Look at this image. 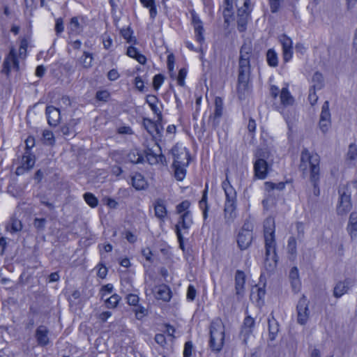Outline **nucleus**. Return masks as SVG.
<instances>
[{"instance_id":"nucleus-1","label":"nucleus","mask_w":357,"mask_h":357,"mask_svg":"<svg viewBox=\"0 0 357 357\" xmlns=\"http://www.w3.org/2000/svg\"><path fill=\"white\" fill-rule=\"evenodd\" d=\"M252 56V47L251 43H245L240 51L238 94L241 99L245 98L248 93V80L250 74V60Z\"/></svg>"},{"instance_id":"nucleus-2","label":"nucleus","mask_w":357,"mask_h":357,"mask_svg":"<svg viewBox=\"0 0 357 357\" xmlns=\"http://www.w3.org/2000/svg\"><path fill=\"white\" fill-rule=\"evenodd\" d=\"M264 237L266 247L265 266L269 271H273L277 264L275 250V220L269 217L264 221Z\"/></svg>"},{"instance_id":"nucleus-3","label":"nucleus","mask_w":357,"mask_h":357,"mask_svg":"<svg viewBox=\"0 0 357 357\" xmlns=\"http://www.w3.org/2000/svg\"><path fill=\"white\" fill-rule=\"evenodd\" d=\"M320 158L317 153L307 149L302 151L299 168L303 174H310V181L317 187L319 181Z\"/></svg>"},{"instance_id":"nucleus-4","label":"nucleus","mask_w":357,"mask_h":357,"mask_svg":"<svg viewBox=\"0 0 357 357\" xmlns=\"http://www.w3.org/2000/svg\"><path fill=\"white\" fill-rule=\"evenodd\" d=\"M225 326L220 319L213 320L210 326L209 345L212 351L219 352L225 344Z\"/></svg>"},{"instance_id":"nucleus-5","label":"nucleus","mask_w":357,"mask_h":357,"mask_svg":"<svg viewBox=\"0 0 357 357\" xmlns=\"http://www.w3.org/2000/svg\"><path fill=\"white\" fill-rule=\"evenodd\" d=\"M238 7L237 24L239 31L246 29V25L250 18L251 11L250 0H236Z\"/></svg>"},{"instance_id":"nucleus-6","label":"nucleus","mask_w":357,"mask_h":357,"mask_svg":"<svg viewBox=\"0 0 357 357\" xmlns=\"http://www.w3.org/2000/svg\"><path fill=\"white\" fill-rule=\"evenodd\" d=\"M193 223L191 213H185L180 215L177 224L176 225V233L180 244V247L183 249V238L185 235L189 234V229Z\"/></svg>"},{"instance_id":"nucleus-7","label":"nucleus","mask_w":357,"mask_h":357,"mask_svg":"<svg viewBox=\"0 0 357 357\" xmlns=\"http://www.w3.org/2000/svg\"><path fill=\"white\" fill-rule=\"evenodd\" d=\"M23 59L24 58L20 57L15 47H10L9 53L3 61L2 72L6 75H9L12 71L18 72L20 69V61Z\"/></svg>"},{"instance_id":"nucleus-8","label":"nucleus","mask_w":357,"mask_h":357,"mask_svg":"<svg viewBox=\"0 0 357 357\" xmlns=\"http://www.w3.org/2000/svg\"><path fill=\"white\" fill-rule=\"evenodd\" d=\"M255 158L256 160L254 162L255 176L259 179H264L268 174V165L266 160L268 158V153L257 151L255 153Z\"/></svg>"},{"instance_id":"nucleus-9","label":"nucleus","mask_w":357,"mask_h":357,"mask_svg":"<svg viewBox=\"0 0 357 357\" xmlns=\"http://www.w3.org/2000/svg\"><path fill=\"white\" fill-rule=\"evenodd\" d=\"M340 198L337 205V213L343 215L351 209V194L346 188H342L339 190Z\"/></svg>"},{"instance_id":"nucleus-10","label":"nucleus","mask_w":357,"mask_h":357,"mask_svg":"<svg viewBox=\"0 0 357 357\" xmlns=\"http://www.w3.org/2000/svg\"><path fill=\"white\" fill-rule=\"evenodd\" d=\"M331 126V115L328 101H325L321 107L319 128L323 133H326Z\"/></svg>"},{"instance_id":"nucleus-11","label":"nucleus","mask_w":357,"mask_h":357,"mask_svg":"<svg viewBox=\"0 0 357 357\" xmlns=\"http://www.w3.org/2000/svg\"><path fill=\"white\" fill-rule=\"evenodd\" d=\"M297 312L298 322L301 325L305 324L310 317V311L308 308V301L305 297L299 300L297 305Z\"/></svg>"},{"instance_id":"nucleus-12","label":"nucleus","mask_w":357,"mask_h":357,"mask_svg":"<svg viewBox=\"0 0 357 357\" xmlns=\"http://www.w3.org/2000/svg\"><path fill=\"white\" fill-rule=\"evenodd\" d=\"M279 41L282 47V58L284 62H289L293 56V43L286 35H282Z\"/></svg>"},{"instance_id":"nucleus-13","label":"nucleus","mask_w":357,"mask_h":357,"mask_svg":"<svg viewBox=\"0 0 357 357\" xmlns=\"http://www.w3.org/2000/svg\"><path fill=\"white\" fill-rule=\"evenodd\" d=\"M174 156L173 165H188L189 161V154L185 148L178 149L174 147L172 149Z\"/></svg>"},{"instance_id":"nucleus-14","label":"nucleus","mask_w":357,"mask_h":357,"mask_svg":"<svg viewBox=\"0 0 357 357\" xmlns=\"http://www.w3.org/2000/svg\"><path fill=\"white\" fill-rule=\"evenodd\" d=\"M252 241V232L248 228L243 227L238 234L237 243L241 250L247 249Z\"/></svg>"},{"instance_id":"nucleus-15","label":"nucleus","mask_w":357,"mask_h":357,"mask_svg":"<svg viewBox=\"0 0 357 357\" xmlns=\"http://www.w3.org/2000/svg\"><path fill=\"white\" fill-rule=\"evenodd\" d=\"M223 113V102L220 97L215 98V109L213 114L209 117V122L212 126L216 128L220 122V119Z\"/></svg>"},{"instance_id":"nucleus-16","label":"nucleus","mask_w":357,"mask_h":357,"mask_svg":"<svg viewBox=\"0 0 357 357\" xmlns=\"http://www.w3.org/2000/svg\"><path fill=\"white\" fill-rule=\"evenodd\" d=\"M191 14L192 23L194 26L196 40L197 42L202 44L204 41V37L203 35L204 29L202 22L195 12H192Z\"/></svg>"},{"instance_id":"nucleus-17","label":"nucleus","mask_w":357,"mask_h":357,"mask_svg":"<svg viewBox=\"0 0 357 357\" xmlns=\"http://www.w3.org/2000/svg\"><path fill=\"white\" fill-rule=\"evenodd\" d=\"M154 296L158 300L167 302L172 298V291L169 287L165 284H160L155 287L153 290Z\"/></svg>"},{"instance_id":"nucleus-18","label":"nucleus","mask_w":357,"mask_h":357,"mask_svg":"<svg viewBox=\"0 0 357 357\" xmlns=\"http://www.w3.org/2000/svg\"><path fill=\"white\" fill-rule=\"evenodd\" d=\"M255 326V320L251 317L248 316L245 318L243 326L241 332V336L243 338L244 344H247L248 339L250 334L252 333V329Z\"/></svg>"},{"instance_id":"nucleus-19","label":"nucleus","mask_w":357,"mask_h":357,"mask_svg":"<svg viewBox=\"0 0 357 357\" xmlns=\"http://www.w3.org/2000/svg\"><path fill=\"white\" fill-rule=\"evenodd\" d=\"M84 25L83 18H79L77 17H73L70 19V22L68 26L69 33L70 35H77L80 33Z\"/></svg>"},{"instance_id":"nucleus-20","label":"nucleus","mask_w":357,"mask_h":357,"mask_svg":"<svg viewBox=\"0 0 357 357\" xmlns=\"http://www.w3.org/2000/svg\"><path fill=\"white\" fill-rule=\"evenodd\" d=\"M351 282L349 279L338 282L334 287L333 296L339 298L347 294L349 289Z\"/></svg>"},{"instance_id":"nucleus-21","label":"nucleus","mask_w":357,"mask_h":357,"mask_svg":"<svg viewBox=\"0 0 357 357\" xmlns=\"http://www.w3.org/2000/svg\"><path fill=\"white\" fill-rule=\"evenodd\" d=\"M46 114L48 123L50 126H56L60 121V112L53 106H47L46 108Z\"/></svg>"},{"instance_id":"nucleus-22","label":"nucleus","mask_w":357,"mask_h":357,"mask_svg":"<svg viewBox=\"0 0 357 357\" xmlns=\"http://www.w3.org/2000/svg\"><path fill=\"white\" fill-rule=\"evenodd\" d=\"M225 219L227 222H232L236 217V201H226L225 205Z\"/></svg>"},{"instance_id":"nucleus-23","label":"nucleus","mask_w":357,"mask_h":357,"mask_svg":"<svg viewBox=\"0 0 357 357\" xmlns=\"http://www.w3.org/2000/svg\"><path fill=\"white\" fill-rule=\"evenodd\" d=\"M49 331L45 326H40L36 331V338L38 345L45 346L49 342Z\"/></svg>"},{"instance_id":"nucleus-24","label":"nucleus","mask_w":357,"mask_h":357,"mask_svg":"<svg viewBox=\"0 0 357 357\" xmlns=\"http://www.w3.org/2000/svg\"><path fill=\"white\" fill-rule=\"evenodd\" d=\"M245 276L243 271H238L235 276V288L237 295H243L245 290Z\"/></svg>"},{"instance_id":"nucleus-25","label":"nucleus","mask_w":357,"mask_h":357,"mask_svg":"<svg viewBox=\"0 0 357 357\" xmlns=\"http://www.w3.org/2000/svg\"><path fill=\"white\" fill-rule=\"evenodd\" d=\"M280 99L281 104L284 107L292 106L294 104V98L287 87L282 89L280 93Z\"/></svg>"},{"instance_id":"nucleus-26","label":"nucleus","mask_w":357,"mask_h":357,"mask_svg":"<svg viewBox=\"0 0 357 357\" xmlns=\"http://www.w3.org/2000/svg\"><path fill=\"white\" fill-rule=\"evenodd\" d=\"M222 188L226 196V201H236V192L235 189L231 186L227 178L222 182Z\"/></svg>"},{"instance_id":"nucleus-27","label":"nucleus","mask_w":357,"mask_h":357,"mask_svg":"<svg viewBox=\"0 0 357 357\" xmlns=\"http://www.w3.org/2000/svg\"><path fill=\"white\" fill-rule=\"evenodd\" d=\"M144 126L147 132L153 137L160 133V126L149 120H144Z\"/></svg>"},{"instance_id":"nucleus-28","label":"nucleus","mask_w":357,"mask_h":357,"mask_svg":"<svg viewBox=\"0 0 357 357\" xmlns=\"http://www.w3.org/2000/svg\"><path fill=\"white\" fill-rule=\"evenodd\" d=\"M289 279L291 287L294 291H298L301 287V281L299 278L298 270L296 267H293L289 273Z\"/></svg>"},{"instance_id":"nucleus-29","label":"nucleus","mask_w":357,"mask_h":357,"mask_svg":"<svg viewBox=\"0 0 357 357\" xmlns=\"http://www.w3.org/2000/svg\"><path fill=\"white\" fill-rule=\"evenodd\" d=\"M22 227V222L15 218H12L6 226V231L10 234L20 232Z\"/></svg>"},{"instance_id":"nucleus-30","label":"nucleus","mask_w":357,"mask_h":357,"mask_svg":"<svg viewBox=\"0 0 357 357\" xmlns=\"http://www.w3.org/2000/svg\"><path fill=\"white\" fill-rule=\"evenodd\" d=\"M132 185L137 190H144L148 185L146 181L140 174H136L132 177Z\"/></svg>"},{"instance_id":"nucleus-31","label":"nucleus","mask_w":357,"mask_h":357,"mask_svg":"<svg viewBox=\"0 0 357 357\" xmlns=\"http://www.w3.org/2000/svg\"><path fill=\"white\" fill-rule=\"evenodd\" d=\"M155 215L157 218L162 220L167 215V209L164 201L158 199L154 204Z\"/></svg>"},{"instance_id":"nucleus-32","label":"nucleus","mask_w":357,"mask_h":357,"mask_svg":"<svg viewBox=\"0 0 357 357\" xmlns=\"http://www.w3.org/2000/svg\"><path fill=\"white\" fill-rule=\"evenodd\" d=\"M126 54L128 56L136 59L141 64H144L146 61L145 56L140 54L137 48L134 47H129Z\"/></svg>"},{"instance_id":"nucleus-33","label":"nucleus","mask_w":357,"mask_h":357,"mask_svg":"<svg viewBox=\"0 0 357 357\" xmlns=\"http://www.w3.org/2000/svg\"><path fill=\"white\" fill-rule=\"evenodd\" d=\"M312 85L311 89L320 90L324 87V77L322 75L318 72L315 73L312 78Z\"/></svg>"},{"instance_id":"nucleus-34","label":"nucleus","mask_w":357,"mask_h":357,"mask_svg":"<svg viewBox=\"0 0 357 357\" xmlns=\"http://www.w3.org/2000/svg\"><path fill=\"white\" fill-rule=\"evenodd\" d=\"M268 331H269V339L273 341L274 340L279 331V326L275 320L268 321Z\"/></svg>"},{"instance_id":"nucleus-35","label":"nucleus","mask_w":357,"mask_h":357,"mask_svg":"<svg viewBox=\"0 0 357 357\" xmlns=\"http://www.w3.org/2000/svg\"><path fill=\"white\" fill-rule=\"evenodd\" d=\"M266 60L268 64L272 67H276L278 64V54L275 50L270 49L266 53Z\"/></svg>"},{"instance_id":"nucleus-36","label":"nucleus","mask_w":357,"mask_h":357,"mask_svg":"<svg viewBox=\"0 0 357 357\" xmlns=\"http://www.w3.org/2000/svg\"><path fill=\"white\" fill-rule=\"evenodd\" d=\"M285 187V184L283 182H280L278 183H273L271 181H266L264 183V189L266 192H270L272 190H282Z\"/></svg>"},{"instance_id":"nucleus-37","label":"nucleus","mask_w":357,"mask_h":357,"mask_svg":"<svg viewBox=\"0 0 357 357\" xmlns=\"http://www.w3.org/2000/svg\"><path fill=\"white\" fill-rule=\"evenodd\" d=\"M146 158H147L148 162L151 165H154V164H157L159 162H162L165 157H164V155H162L160 153L156 154V153H153L152 152V151H149L147 153Z\"/></svg>"},{"instance_id":"nucleus-38","label":"nucleus","mask_w":357,"mask_h":357,"mask_svg":"<svg viewBox=\"0 0 357 357\" xmlns=\"http://www.w3.org/2000/svg\"><path fill=\"white\" fill-rule=\"evenodd\" d=\"M93 59L91 54L84 52L83 56L79 59V62L84 68H89L92 66Z\"/></svg>"},{"instance_id":"nucleus-39","label":"nucleus","mask_w":357,"mask_h":357,"mask_svg":"<svg viewBox=\"0 0 357 357\" xmlns=\"http://www.w3.org/2000/svg\"><path fill=\"white\" fill-rule=\"evenodd\" d=\"M287 248L290 257L294 259L296 255V240L294 237H289Z\"/></svg>"},{"instance_id":"nucleus-40","label":"nucleus","mask_w":357,"mask_h":357,"mask_svg":"<svg viewBox=\"0 0 357 357\" xmlns=\"http://www.w3.org/2000/svg\"><path fill=\"white\" fill-rule=\"evenodd\" d=\"M187 165H173L174 176L178 181H183L185 177V169Z\"/></svg>"},{"instance_id":"nucleus-41","label":"nucleus","mask_w":357,"mask_h":357,"mask_svg":"<svg viewBox=\"0 0 357 357\" xmlns=\"http://www.w3.org/2000/svg\"><path fill=\"white\" fill-rule=\"evenodd\" d=\"M347 160L350 162L357 160V146L354 144H350L347 153Z\"/></svg>"},{"instance_id":"nucleus-42","label":"nucleus","mask_w":357,"mask_h":357,"mask_svg":"<svg viewBox=\"0 0 357 357\" xmlns=\"http://www.w3.org/2000/svg\"><path fill=\"white\" fill-rule=\"evenodd\" d=\"M120 300L121 297L118 294H113L110 297L106 298L105 302L107 307L114 308L117 306Z\"/></svg>"},{"instance_id":"nucleus-43","label":"nucleus","mask_w":357,"mask_h":357,"mask_svg":"<svg viewBox=\"0 0 357 357\" xmlns=\"http://www.w3.org/2000/svg\"><path fill=\"white\" fill-rule=\"evenodd\" d=\"M190 205V203L187 200L182 202L176 206V213L180 215L185 213H190V211L188 210Z\"/></svg>"},{"instance_id":"nucleus-44","label":"nucleus","mask_w":357,"mask_h":357,"mask_svg":"<svg viewBox=\"0 0 357 357\" xmlns=\"http://www.w3.org/2000/svg\"><path fill=\"white\" fill-rule=\"evenodd\" d=\"M85 202L92 208L96 207L98 201V199L91 192H86L84 195Z\"/></svg>"},{"instance_id":"nucleus-45","label":"nucleus","mask_w":357,"mask_h":357,"mask_svg":"<svg viewBox=\"0 0 357 357\" xmlns=\"http://www.w3.org/2000/svg\"><path fill=\"white\" fill-rule=\"evenodd\" d=\"M28 47V40L25 38H23L20 40V45L19 50H17V53L20 54V57H24V59L26 56V49Z\"/></svg>"},{"instance_id":"nucleus-46","label":"nucleus","mask_w":357,"mask_h":357,"mask_svg":"<svg viewBox=\"0 0 357 357\" xmlns=\"http://www.w3.org/2000/svg\"><path fill=\"white\" fill-rule=\"evenodd\" d=\"M141 3L146 8H149L150 15L152 18L156 15V9L154 6L153 0H140Z\"/></svg>"},{"instance_id":"nucleus-47","label":"nucleus","mask_w":357,"mask_h":357,"mask_svg":"<svg viewBox=\"0 0 357 357\" xmlns=\"http://www.w3.org/2000/svg\"><path fill=\"white\" fill-rule=\"evenodd\" d=\"M266 294V291L261 287H255L252 289L251 296L255 298L257 301L262 300Z\"/></svg>"},{"instance_id":"nucleus-48","label":"nucleus","mask_w":357,"mask_h":357,"mask_svg":"<svg viewBox=\"0 0 357 357\" xmlns=\"http://www.w3.org/2000/svg\"><path fill=\"white\" fill-rule=\"evenodd\" d=\"M174 62L175 58L172 54H170L167 56V68L172 77H175L174 73Z\"/></svg>"},{"instance_id":"nucleus-49","label":"nucleus","mask_w":357,"mask_h":357,"mask_svg":"<svg viewBox=\"0 0 357 357\" xmlns=\"http://www.w3.org/2000/svg\"><path fill=\"white\" fill-rule=\"evenodd\" d=\"M225 3L227 4V7L224 10L223 15L225 17V22L228 23L229 22V18L231 17V11H232V3L231 0H225Z\"/></svg>"},{"instance_id":"nucleus-50","label":"nucleus","mask_w":357,"mask_h":357,"mask_svg":"<svg viewBox=\"0 0 357 357\" xmlns=\"http://www.w3.org/2000/svg\"><path fill=\"white\" fill-rule=\"evenodd\" d=\"M133 310L137 319H142L147 314V310L141 305L135 306V308Z\"/></svg>"},{"instance_id":"nucleus-51","label":"nucleus","mask_w":357,"mask_h":357,"mask_svg":"<svg viewBox=\"0 0 357 357\" xmlns=\"http://www.w3.org/2000/svg\"><path fill=\"white\" fill-rule=\"evenodd\" d=\"M43 141L45 144L52 145L54 143V135L51 131L45 130L43 133Z\"/></svg>"},{"instance_id":"nucleus-52","label":"nucleus","mask_w":357,"mask_h":357,"mask_svg":"<svg viewBox=\"0 0 357 357\" xmlns=\"http://www.w3.org/2000/svg\"><path fill=\"white\" fill-rule=\"evenodd\" d=\"M23 166L27 169H31L35 163V160L31 155H24L22 158Z\"/></svg>"},{"instance_id":"nucleus-53","label":"nucleus","mask_w":357,"mask_h":357,"mask_svg":"<svg viewBox=\"0 0 357 357\" xmlns=\"http://www.w3.org/2000/svg\"><path fill=\"white\" fill-rule=\"evenodd\" d=\"M128 158L132 163H139L142 160V156L138 151H133L128 154Z\"/></svg>"},{"instance_id":"nucleus-54","label":"nucleus","mask_w":357,"mask_h":357,"mask_svg":"<svg viewBox=\"0 0 357 357\" xmlns=\"http://www.w3.org/2000/svg\"><path fill=\"white\" fill-rule=\"evenodd\" d=\"M187 75V71L185 68H181L179 72L178 75L176 77L177 83L179 86H183L185 85V79Z\"/></svg>"},{"instance_id":"nucleus-55","label":"nucleus","mask_w":357,"mask_h":357,"mask_svg":"<svg viewBox=\"0 0 357 357\" xmlns=\"http://www.w3.org/2000/svg\"><path fill=\"white\" fill-rule=\"evenodd\" d=\"M193 345L191 342H187L185 344L184 350H183V356L184 357H191L192 352Z\"/></svg>"},{"instance_id":"nucleus-56","label":"nucleus","mask_w":357,"mask_h":357,"mask_svg":"<svg viewBox=\"0 0 357 357\" xmlns=\"http://www.w3.org/2000/svg\"><path fill=\"white\" fill-rule=\"evenodd\" d=\"M46 220L45 218H36L33 221V226L39 230H43L45 227Z\"/></svg>"},{"instance_id":"nucleus-57","label":"nucleus","mask_w":357,"mask_h":357,"mask_svg":"<svg viewBox=\"0 0 357 357\" xmlns=\"http://www.w3.org/2000/svg\"><path fill=\"white\" fill-rule=\"evenodd\" d=\"M308 100L311 104V105H314L318 100V96L316 93V90L313 89H310Z\"/></svg>"},{"instance_id":"nucleus-58","label":"nucleus","mask_w":357,"mask_h":357,"mask_svg":"<svg viewBox=\"0 0 357 357\" xmlns=\"http://www.w3.org/2000/svg\"><path fill=\"white\" fill-rule=\"evenodd\" d=\"M126 299L128 303L133 306H137L139 301L138 296L136 294H129L127 296Z\"/></svg>"},{"instance_id":"nucleus-59","label":"nucleus","mask_w":357,"mask_h":357,"mask_svg":"<svg viewBox=\"0 0 357 357\" xmlns=\"http://www.w3.org/2000/svg\"><path fill=\"white\" fill-rule=\"evenodd\" d=\"M113 290V285L107 284L104 285L100 289L101 298H103L107 294L112 293Z\"/></svg>"},{"instance_id":"nucleus-60","label":"nucleus","mask_w":357,"mask_h":357,"mask_svg":"<svg viewBox=\"0 0 357 357\" xmlns=\"http://www.w3.org/2000/svg\"><path fill=\"white\" fill-rule=\"evenodd\" d=\"M163 77L161 75H156L153 77V84L155 89H158L163 83Z\"/></svg>"},{"instance_id":"nucleus-61","label":"nucleus","mask_w":357,"mask_h":357,"mask_svg":"<svg viewBox=\"0 0 357 357\" xmlns=\"http://www.w3.org/2000/svg\"><path fill=\"white\" fill-rule=\"evenodd\" d=\"M347 231L349 232L351 238H356L357 236V225H348Z\"/></svg>"},{"instance_id":"nucleus-62","label":"nucleus","mask_w":357,"mask_h":357,"mask_svg":"<svg viewBox=\"0 0 357 357\" xmlns=\"http://www.w3.org/2000/svg\"><path fill=\"white\" fill-rule=\"evenodd\" d=\"M196 296V290L192 285H190L188 288L187 298L193 301Z\"/></svg>"},{"instance_id":"nucleus-63","label":"nucleus","mask_w":357,"mask_h":357,"mask_svg":"<svg viewBox=\"0 0 357 357\" xmlns=\"http://www.w3.org/2000/svg\"><path fill=\"white\" fill-rule=\"evenodd\" d=\"M109 96V93L107 91H98L96 93V98L99 100L106 101Z\"/></svg>"},{"instance_id":"nucleus-64","label":"nucleus","mask_w":357,"mask_h":357,"mask_svg":"<svg viewBox=\"0 0 357 357\" xmlns=\"http://www.w3.org/2000/svg\"><path fill=\"white\" fill-rule=\"evenodd\" d=\"M55 30L57 33H60L63 31V30H64L63 22L61 18H58L56 20Z\"/></svg>"}]
</instances>
